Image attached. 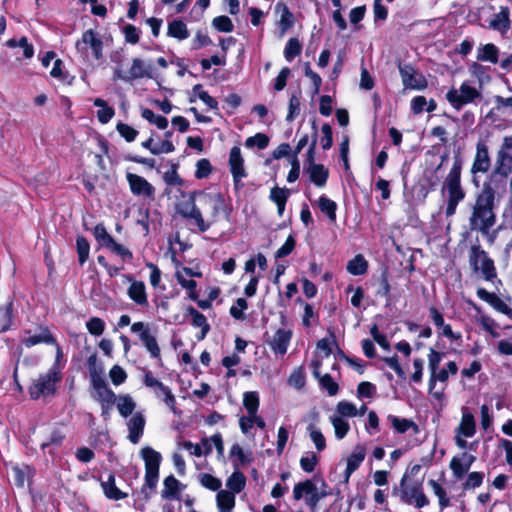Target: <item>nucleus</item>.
<instances>
[{
	"label": "nucleus",
	"instance_id": "f257e3e1",
	"mask_svg": "<svg viewBox=\"0 0 512 512\" xmlns=\"http://www.w3.org/2000/svg\"><path fill=\"white\" fill-rule=\"evenodd\" d=\"M494 209L495 191L490 185H484L472 206L469 217L470 230L486 233L487 229H491L496 222Z\"/></svg>",
	"mask_w": 512,
	"mask_h": 512
},
{
	"label": "nucleus",
	"instance_id": "f03ea898",
	"mask_svg": "<svg viewBox=\"0 0 512 512\" xmlns=\"http://www.w3.org/2000/svg\"><path fill=\"white\" fill-rule=\"evenodd\" d=\"M200 203L207 214L208 229L219 220L220 215L229 216L224 196L219 192L199 193Z\"/></svg>",
	"mask_w": 512,
	"mask_h": 512
},
{
	"label": "nucleus",
	"instance_id": "7ed1b4c3",
	"mask_svg": "<svg viewBox=\"0 0 512 512\" xmlns=\"http://www.w3.org/2000/svg\"><path fill=\"white\" fill-rule=\"evenodd\" d=\"M394 493H397L400 500L406 504H415L417 508H422L429 504V500L423 492L422 485L420 482L412 481L405 474L401 481L399 489H394Z\"/></svg>",
	"mask_w": 512,
	"mask_h": 512
},
{
	"label": "nucleus",
	"instance_id": "20e7f679",
	"mask_svg": "<svg viewBox=\"0 0 512 512\" xmlns=\"http://www.w3.org/2000/svg\"><path fill=\"white\" fill-rule=\"evenodd\" d=\"M461 164L454 162L447 178L446 187L448 190V203L446 215L448 217L455 214L457 205L464 199L465 193L460 185Z\"/></svg>",
	"mask_w": 512,
	"mask_h": 512
},
{
	"label": "nucleus",
	"instance_id": "39448f33",
	"mask_svg": "<svg viewBox=\"0 0 512 512\" xmlns=\"http://www.w3.org/2000/svg\"><path fill=\"white\" fill-rule=\"evenodd\" d=\"M60 379V374L55 369H50L45 374L39 375L33 380L29 387L30 397L34 400H38L54 396L56 392V384Z\"/></svg>",
	"mask_w": 512,
	"mask_h": 512
},
{
	"label": "nucleus",
	"instance_id": "423d86ee",
	"mask_svg": "<svg viewBox=\"0 0 512 512\" xmlns=\"http://www.w3.org/2000/svg\"><path fill=\"white\" fill-rule=\"evenodd\" d=\"M141 456L145 463V486L153 489L156 487L159 478L161 454L153 448L146 446L141 449Z\"/></svg>",
	"mask_w": 512,
	"mask_h": 512
},
{
	"label": "nucleus",
	"instance_id": "0eeeda50",
	"mask_svg": "<svg viewBox=\"0 0 512 512\" xmlns=\"http://www.w3.org/2000/svg\"><path fill=\"white\" fill-rule=\"evenodd\" d=\"M481 97L480 91L467 82H463L459 89L451 88L446 94L448 102L456 110H460L467 104L474 103L475 100L481 99Z\"/></svg>",
	"mask_w": 512,
	"mask_h": 512
},
{
	"label": "nucleus",
	"instance_id": "6e6552de",
	"mask_svg": "<svg viewBox=\"0 0 512 512\" xmlns=\"http://www.w3.org/2000/svg\"><path fill=\"white\" fill-rule=\"evenodd\" d=\"M152 71L153 66L151 64L145 63L142 59L134 58L132 60L131 67L126 72L123 71L119 64H117L114 68L113 79L131 82L135 79L152 78Z\"/></svg>",
	"mask_w": 512,
	"mask_h": 512
},
{
	"label": "nucleus",
	"instance_id": "1a4fd4ad",
	"mask_svg": "<svg viewBox=\"0 0 512 512\" xmlns=\"http://www.w3.org/2000/svg\"><path fill=\"white\" fill-rule=\"evenodd\" d=\"M469 262L474 271H480L483 277L490 281L496 277L493 261L480 246H472L469 255Z\"/></svg>",
	"mask_w": 512,
	"mask_h": 512
},
{
	"label": "nucleus",
	"instance_id": "9d476101",
	"mask_svg": "<svg viewBox=\"0 0 512 512\" xmlns=\"http://www.w3.org/2000/svg\"><path fill=\"white\" fill-rule=\"evenodd\" d=\"M306 495L305 502L312 509L315 510L321 499L327 496L325 491H319L316 485L311 480L299 482L294 486L293 497L295 500H300Z\"/></svg>",
	"mask_w": 512,
	"mask_h": 512
},
{
	"label": "nucleus",
	"instance_id": "9b49d317",
	"mask_svg": "<svg viewBox=\"0 0 512 512\" xmlns=\"http://www.w3.org/2000/svg\"><path fill=\"white\" fill-rule=\"evenodd\" d=\"M176 210L182 217L193 219L201 232L208 230V223H205L200 209L196 207L194 194H190L187 199L180 201Z\"/></svg>",
	"mask_w": 512,
	"mask_h": 512
},
{
	"label": "nucleus",
	"instance_id": "f8f14e48",
	"mask_svg": "<svg viewBox=\"0 0 512 512\" xmlns=\"http://www.w3.org/2000/svg\"><path fill=\"white\" fill-rule=\"evenodd\" d=\"M93 391L91 396L94 400H96L100 405L101 404H115L117 396L116 394L109 388L106 380L102 375L93 374L92 382H91Z\"/></svg>",
	"mask_w": 512,
	"mask_h": 512
},
{
	"label": "nucleus",
	"instance_id": "ddd939ff",
	"mask_svg": "<svg viewBox=\"0 0 512 512\" xmlns=\"http://www.w3.org/2000/svg\"><path fill=\"white\" fill-rule=\"evenodd\" d=\"M399 72L404 88L423 90L427 87L426 78L411 65H399Z\"/></svg>",
	"mask_w": 512,
	"mask_h": 512
},
{
	"label": "nucleus",
	"instance_id": "4468645a",
	"mask_svg": "<svg viewBox=\"0 0 512 512\" xmlns=\"http://www.w3.org/2000/svg\"><path fill=\"white\" fill-rule=\"evenodd\" d=\"M21 342L27 348H31L41 343L56 344L55 338L51 334L50 330L44 326L37 327L34 332L31 330H25Z\"/></svg>",
	"mask_w": 512,
	"mask_h": 512
},
{
	"label": "nucleus",
	"instance_id": "2eb2a0df",
	"mask_svg": "<svg viewBox=\"0 0 512 512\" xmlns=\"http://www.w3.org/2000/svg\"><path fill=\"white\" fill-rule=\"evenodd\" d=\"M85 46H89L92 49L93 55L97 60L102 58V40L92 29L85 31L82 34L81 41L76 43V49L78 52L85 53Z\"/></svg>",
	"mask_w": 512,
	"mask_h": 512
},
{
	"label": "nucleus",
	"instance_id": "dca6fc26",
	"mask_svg": "<svg viewBox=\"0 0 512 512\" xmlns=\"http://www.w3.org/2000/svg\"><path fill=\"white\" fill-rule=\"evenodd\" d=\"M125 278L130 282L127 290L128 297L138 306L147 307L149 302L144 282L135 280L130 275H126Z\"/></svg>",
	"mask_w": 512,
	"mask_h": 512
},
{
	"label": "nucleus",
	"instance_id": "f3484780",
	"mask_svg": "<svg viewBox=\"0 0 512 512\" xmlns=\"http://www.w3.org/2000/svg\"><path fill=\"white\" fill-rule=\"evenodd\" d=\"M475 460L474 455L466 452L462 453L460 456H454L449 465L454 477L459 480L462 479Z\"/></svg>",
	"mask_w": 512,
	"mask_h": 512
},
{
	"label": "nucleus",
	"instance_id": "a211bd4d",
	"mask_svg": "<svg viewBox=\"0 0 512 512\" xmlns=\"http://www.w3.org/2000/svg\"><path fill=\"white\" fill-rule=\"evenodd\" d=\"M126 177L134 195L153 197L155 189L145 178L133 173H128Z\"/></svg>",
	"mask_w": 512,
	"mask_h": 512
},
{
	"label": "nucleus",
	"instance_id": "6ab92c4d",
	"mask_svg": "<svg viewBox=\"0 0 512 512\" xmlns=\"http://www.w3.org/2000/svg\"><path fill=\"white\" fill-rule=\"evenodd\" d=\"M490 168V157L488 147L483 141L477 143L476 155L471 168V172L475 175L477 173H486Z\"/></svg>",
	"mask_w": 512,
	"mask_h": 512
},
{
	"label": "nucleus",
	"instance_id": "aec40b11",
	"mask_svg": "<svg viewBox=\"0 0 512 512\" xmlns=\"http://www.w3.org/2000/svg\"><path fill=\"white\" fill-rule=\"evenodd\" d=\"M292 333L286 329H278L269 340V346L277 355H284L287 352Z\"/></svg>",
	"mask_w": 512,
	"mask_h": 512
},
{
	"label": "nucleus",
	"instance_id": "412c9836",
	"mask_svg": "<svg viewBox=\"0 0 512 512\" xmlns=\"http://www.w3.org/2000/svg\"><path fill=\"white\" fill-rule=\"evenodd\" d=\"M366 456V448L362 445H357L350 456L347 458V465L344 472V482H348L350 476L358 469L360 464L364 461Z\"/></svg>",
	"mask_w": 512,
	"mask_h": 512
},
{
	"label": "nucleus",
	"instance_id": "4be33fe9",
	"mask_svg": "<svg viewBox=\"0 0 512 512\" xmlns=\"http://www.w3.org/2000/svg\"><path fill=\"white\" fill-rule=\"evenodd\" d=\"M229 165L235 182L240 181L242 178L246 176L244 169V160L241 155V150L237 146H234L230 151Z\"/></svg>",
	"mask_w": 512,
	"mask_h": 512
},
{
	"label": "nucleus",
	"instance_id": "5701e85b",
	"mask_svg": "<svg viewBox=\"0 0 512 512\" xmlns=\"http://www.w3.org/2000/svg\"><path fill=\"white\" fill-rule=\"evenodd\" d=\"M510 11L507 7H501L489 22V27L505 35L510 29Z\"/></svg>",
	"mask_w": 512,
	"mask_h": 512
},
{
	"label": "nucleus",
	"instance_id": "b1692460",
	"mask_svg": "<svg viewBox=\"0 0 512 512\" xmlns=\"http://www.w3.org/2000/svg\"><path fill=\"white\" fill-rule=\"evenodd\" d=\"M129 435L128 439L137 444L143 435L145 427V419L141 413L134 414L127 423Z\"/></svg>",
	"mask_w": 512,
	"mask_h": 512
},
{
	"label": "nucleus",
	"instance_id": "393cba45",
	"mask_svg": "<svg viewBox=\"0 0 512 512\" xmlns=\"http://www.w3.org/2000/svg\"><path fill=\"white\" fill-rule=\"evenodd\" d=\"M310 180L318 187L325 186L329 171L322 164H313L306 167Z\"/></svg>",
	"mask_w": 512,
	"mask_h": 512
},
{
	"label": "nucleus",
	"instance_id": "a878e982",
	"mask_svg": "<svg viewBox=\"0 0 512 512\" xmlns=\"http://www.w3.org/2000/svg\"><path fill=\"white\" fill-rule=\"evenodd\" d=\"M476 432L474 416L467 411H463L461 422L456 429V434L464 437H472Z\"/></svg>",
	"mask_w": 512,
	"mask_h": 512
},
{
	"label": "nucleus",
	"instance_id": "bb28decb",
	"mask_svg": "<svg viewBox=\"0 0 512 512\" xmlns=\"http://www.w3.org/2000/svg\"><path fill=\"white\" fill-rule=\"evenodd\" d=\"M216 501L220 512H232L235 506V494L227 490H219Z\"/></svg>",
	"mask_w": 512,
	"mask_h": 512
},
{
	"label": "nucleus",
	"instance_id": "cd10ccee",
	"mask_svg": "<svg viewBox=\"0 0 512 512\" xmlns=\"http://www.w3.org/2000/svg\"><path fill=\"white\" fill-rule=\"evenodd\" d=\"M387 420L391 423L392 427L395 431L398 433H405L409 429H413L415 432L418 431L417 424L409 419L406 418H399L394 415H388Z\"/></svg>",
	"mask_w": 512,
	"mask_h": 512
},
{
	"label": "nucleus",
	"instance_id": "c85d7f7f",
	"mask_svg": "<svg viewBox=\"0 0 512 512\" xmlns=\"http://www.w3.org/2000/svg\"><path fill=\"white\" fill-rule=\"evenodd\" d=\"M101 486L103 488L104 494L109 499L113 500H120L127 496L126 493H123L121 490H119L115 485V478L113 475H109L108 479L106 481H103L101 483Z\"/></svg>",
	"mask_w": 512,
	"mask_h": 512
},
{
	"label": "nucleus",
	"instance_id": "c756f323",
	"mask_svg": "<svg viewBox=\"0 0 512 512\" xmlns=\"http://www.w3.org/2000/svg\"><path fill=\"white\" fill-rule=\"evenodd\" d=\"M11 476L15 485L23 487L31 478L32 469L29 466H13L11 468Z\"/></svg>",
	"mask_w": 512,
	"mask_h": 512
},
{
	"label": "nucleus",
	"instance_id": "7c9ffc66",
	"mask_svg": "<svg viewBox=\"0 0 512 512\" xmlns=\"http://www.w3.org/2000/svg\"><path fill=\"white\" fill-rule=\"evenodd\" d=\"M187 312L192 317V324L195 327H200L201 328V335L199 336V339L200 340L204 339L206 334L208 333V331L210 329V326L207 323L206 317L202 313H200L198 310L193 308V307H188L187 308Z\"/></svg>",
	"mask_w": 512,
	"mask_h": 512
},
{
	"label": "nucleus",
	"instance_id": "2f4dec72",
	"mask_svg": "<svg viewBox=\"0 0 512 512\" xmlns=\"http://www.w3.org/2000/svg\"><path fill=\"white\" fill-rule=\"evenodd\" d=\"M457 365L455 362L450 361L447 364V368L440 370L439 372H435L434 375L430 376L429 380V390L432 392V390L435 387L436 381L445 382L448 379L449 373L456 374L457 373Z\"/></svg>",
	"mask_w": 512,
	"mask_h": 512
},
{
	"label": "nucleus",
	"instance_id": "473e14b6",
	"mask_svg": "<svg viewBox=\"0 0 512 512\" xmlns=\"http://www.w3.org/2000/svg\"><path fill=\"white\" fill-rule=\"evenodd\" d=\"M329 419L334 428L335 437L338 440L343 439L350 430L348 421L336 414L331 415Z\"/></svg>",
	"mask_w": 512,
	"mask_h": 512
},
{
	"label": "nucleus",
	"instance_id": "72a5a7b5",
	"mask_svg": "<svg viewBox=\"0 0 512 512\" xmlns=\"http://www.w3.org/2000/svg\"><path fill=\"white\" fill-rule=\"evenodd\" d=\"M164 488L161 492L162 498L174 499L177 498L180 488V482L173 476L170 475L164 480Z\"/></svg>",
	"mask_w": 512,
	"mask_h": 512
},
{
	"label": "nucleus",
	"instance_id": "f704fd0d",
	"mask_svg": "<svg viewBox=\"0 0 512 512\" xmlns=\"http://www.w3.org/2000/svg\"><path fill=\"white\" fill-rule=\"evenodd\" d=\"M289 192L286 188L274 187L270 192V199L276 203L278 209V215L282 216L286 201L288 199Z\"/></svg>",
	"mask_w": 512,
	"mask_h": 512
},
{
	"label": "nucleus",
	"instance_id": "c9c22d12",
	"mask_svg": "<svg viewBox=\"0 0 512 512\" xmlns=\"http://www.w3.org/2000/svg\"><path fill=\"white\" fill-rule=\"evenodd\" d=\"M94 105L100 108L97 111V118L100 123L106 124L113 118L115 111L112 107L107 105L105 100L96 98L94 100Z\"/></svg>",
	"mask_w": 512,
	"mask_h": 512
},
{
	"label": "nucleus",
	"instance_id": "e433bc0d",
	"mask_svg": "<svg viewBox=\"0 0 512 512\" xmlns=\"http://www.w3.org/2000/svg\"><path fill=\"white\" fill-rule=\"evenodd\" d=\"M115 404L117 405L120 415L125 418L131 415L136 407V403L129 395L117 396Z\"/></svg>",
	"mask_w": 512,
	"mask_h": 512
},
{
	"label": "nucleus",
	"instance_id": "4c0bfd02",
	"mask_svg": "<svg viewBox=\"0 0 512 512\" xmlns=\"http://www.w3.org/2000/svg\"><path fill=\"white\" fill-rule=\"evenodd\" d=\"M346 268L352 275H363L367 271L368 263L361 254H358L347 263Z\"/></svg>",
	"mask_w": 512,
	"mask_h": 512
},
{
	"label": "nucleus",
	"instance_id": "58836bf2",
	"mask_svg": "<svg viewBox=\"0 0 512 512\" xmlns=\"http://www.w3.org/2000/svg\"><path fill=\"white\" fill-rule=\"evenodd\" d=\"M168 35L179 40H184L189 37V31L183 21L174 20L168 25Z\"/></svg>",
	"mask_w": 512,
	"mask_h": 512
},
{
	"label": "nucleus",
	"instance_id": "ea45409f",
	"mask_svg": "<svg viewBox=\"0 0 512 512\" xmlns=\"http://www.w3.org/2000/svg\"><path fill=\"white\" fill-rule=\"evenodd\" d=\"M245 483L246 478L244 474L240 471H234L228 478L226 485L230 489L229 492L235 494L240 493L244 489Z\"/></svg>",
	"mask_w": 512,
	"mask_h": 512
},
{
	"label": "nucleus",
	"instance_id": "a19ab883",
	"mask_svg": "<svg viewBox=\"0 0 512 512\" xmlns=\"http://www.w3.org/2000/svg\"><path fill=\"white\" fill-rule=\"evenodd\" d=\"M498 48L494 44H486L479 49L477 59L480 61L498 62Z\"/></svg>",
	"mask_w": 512,
	"mask_h": 512
},
{
	"label": "nucleus",
	"instance_id": "79ce46f5",
	"mask_svg": "<svg viewBox=\"0 0 512 512\" xmlns=\"http://www.w3.org/2000/svg\"><path fill=\"white\" fill-rule=\"evenodd\" d=\"M243 406L249 415H254L259 408V395L255 391L245 392L243 395Z\"/></svg>",
	"mask_w": 512,
	"mask_h": 512
},
{
	"label": "nucleus",
	"instance_id": "37998d69",
	"mask_svg": "<svg viewBox=\"0 0 512 512\" xmlns=\"http://www.w3.org/2000/svg\"><path fill=\"white\" fill-rule=\"evenodd\" d=\"M13 321V304L8 302L4 307L0 308V327L1 331H6L10 328Z\"/></svg>",
	"mask_w": 512,
	"mask_h": 512
},
{
	"label": "nucleus",
	"instance_id": "c03bdc74",
	"mask_svg": "<svg viewBox=\"0 0 512 512\" xmlns=\"http://www.w3.org/2000/svg\"><path fill=\"white\" fill-rule=\"evenodd\" d=\"M318 204L320 210L328 216L330 221L334 222L336 220V203L326 196H321L319 198Z\"/></svg>",
	"mask_w": 512,
	"mask_h": 512
},
{
	"label": "nucleus",
	"instance_id": "a18cd8bd",
	"mask_svg": "<svg viewBox=\"0 0 512 512\" xmlns=\"http://www.w3.org/2000/svg\"><path fill=\"white\" fill-rule=\"evenodd\" d=\"M307 430L317 451H323L326 448V440L322 432L314 424H310Z\"/></svg>",
	"mask_w": 512,
	"mask_h": 512
},
{
	"label": "nucleus",
	"instance_id": "49530a36",
	"mask_svg": "<svg viewBox=\"0 0 512 512\" xmlns=\"http://www.w3.org/2000/svg\"><path fill=\"white\" fill-rule=\"evenodd\" d=\"M336 415H339L342 418L345 417H355L358 415V409L356 406L348 401H340L336 405Z\"/></svg>",
	"mask_w": 512,
	"mask_h": 512
},
{
	"label": "nucleus",
	"instance_id": "de8ad7c7",
	"mask_svg": "<svg viewBox=\"0 0 512 512\" xmlns=\"http://www.w3.org/2000/svg\"><path fill=\"white\" fill-rule=\"evenodd\" d=\"M142 117L150 123L156 125L159 129H166L168 126V120L165 117L156 115L152 110L148 108L142 110Z\"/></svg>",
	"mask_w": 512,
	"mask_h": 512
},
{
	"label": "nucleus",
	"instance_id": "09e8293b",
	"mask_svg": "<svg viewBox=\"0 0 512 512\" xmlns=\"http://www.w3.org/2000/svg\"><path fill=\"white\" fill-rule=\"evenodd\" d=\"M76 248L79 263L80 265H83L87 261L90 252V245L87 239L83 236H78L76 239Z\"/></svg>",
	"mask_w": 512,
	"mask_h": 512
},
{
	"label": "nucleus",
	"instance_id": "8fccbe9b",
	"mask_svg": "<svg viewBox=\"0 0 512 512\" xmlns=\"http://www.w3.org/2000/svg\"><path fill=\"white\" fill-rule=\"evenodd\" d=\"M302 46L297 38H290L284 49V56L287 61H292L301 53Z\"/></svg>",
	"mask_w": 512,
	"mask_h": 512
},
{
	"label": "nucleus",
	"instance_id": "3c124183",
	"mask_svg": "<svg viewBox=\"0 0 512 512\" xmlns=\"http://www.w3.org/2000/svg\"><path fill=\"white\" fill-rule=\"evenodd\" d=\"M269 138L263 133H257L254 136L248 137L245 141V146L248 148L258 147L259 149H265L268 146Z\"/></svg>",
	"mask_w": 512,
	"mask_h": 512
},
{
	"label": "nucleus",
	"instance_id": "603ef678",
	"mask_svg": "<svg viewBox=\"0 0 512 512\" xmlns=\"http://www.w3.org/2000/svg\"><path fill=\"white\" fill-rule=\"evenodd\" d=\"M212 25L216 30L225 33L232 32L234 29V25L231 19L227 16H218L214 18L212 21Z\"/></svg>",
	"mask_w": 512,
	"mask_h": 512
},
{
	"label": "nucleus",
	"instance_id": "864d4df0",
	"mask_svg": "<svg viewBox=\"0 0 512 512\" xmlns=\"http://www.w3.org/2000/svg\"><path fill=\"white\" fill-rule=\"evenodd\" d=\"M141 341L143 342L146 349L149 351L152 357L157 358L160 355V349L158 346V343L156 341V338L149 334L142 335Z\"/></svg>",
	"mask_w": 512,
	"mask_h": 512
},
{
	"label": "nucleus",
	"instance_id": "5fc2aeb1",
	"mask_svg": "<svg viewBox=\"0 0 512 512\" xmlns=\"http://www.w3.org/2000/svg\"><path fill=\"white\" fill-rule=\"evenodd\" d=\"M93 234L100 245L104 247H107L113 240L112 236L107 232L103 224L96 225Z\"/></svg>",
	"mask_w": 512,
	"mask_h": 512
},
{
	"label": "nucleus",
	"instance_id": "6e6d98bb",
	"mask_svg": "<svg viewBox=\"0 0 512 512\" xmlns=\"http://www.w3.org/2000/svg\"><path fill=\"white\" fill-rule=\"evenodd\" d=\"M193 91L197 93V96L202 100L210 109L217 110L218 102L210 96L206 91L202 90V85L197 84L193 87Z\"/></svg>",
	"mask_w": 512,
	"mask_h": 512
},
{
	"label": "nucleus",
	"instance_id": "4d7b16f0",
	"mask_svg": "<svg viewBox=\"0 0 512 512\" xmlns=\"http://www.w3.org/2000/svg\"><path fill=\"white\" fill-rule=\"evenodd\" d=\"M106 248L120 256L124 261H130L133 258L132 252L123 245L115 242L114 239Z\"/></svg>",
	"mask_w": 512,
	"mask_h": 512
},
{
	"label": "nucleus",
	"instance_id": "13d9d810",
	"mask_svg": "<svg viewBox=\"0 0 512 512\" xmlns=\"http://www.w3.org/2000/svg\"><path fill=\"white\" fill-rule=\"evenodd\" d=\"M159 391L156 392L157 396L158 397H162L163 396V401L165 402V404L174 412L176 413V407H175V397L174 395L172 394L171 390L165 386L164 384H162L159 389Z\"/></svg>",
	"mask_w": 512,
	"mask_h": 512
},
{
	"label": "nucleus",
	"instance_id": "bf43d9fd",
	"mask_svg": "<svg viewBox=\"0 0 512 512\" xmlns=\"http://www.w3.org/2000/svg\"><path fill=\"white\" fill-rule=\"evenodd\" d=\"M429 484L432 487L435 495L439 498L440 507L442 509L448 507L450 500L446 496V491L433 479L429 481Z\"/></svg>",
	"mask_w": 512,
	"mask_h": 512
},
{
	"label": "nucleus",
	"instance_id": "052dcab7",
	"mask_svg": "<svg viewBox=\"0 0 512 512\" xmlns=\"http://www.w3.org/2000/svg\"><path fill=\"white\" fill-rule=\"evenodd\" d=\"M320 385L330 396H334L339 391L338 384L333 380L330 374H325L320 378Z\"/></svg>",
	"mask_w": 512,
	"mask_h": 512
},
{
	"label": "nucleus",
	"instance_id": "680f3d73",
	"mask_svg": "<svg viewBox=\"0 0 512 512\" xmlns=\"http://www.w3.org/2000/svg\"><path fill=\"white\" fill-rule=\"evenodd\" d=\"M200 483L207 489L218 491L221 487V481L211 474L204 473L200 475Z\"/></svg>",
	"mask_w": 512,
	"mask_h": 512
},
{
	"label": "nucleus",
	"instance_id": "e2e57ef3",
	"mask_svg": "<svg viewBox=\"0 0 512 512\" xmlns=\"http://www.w3.org/2000/svg\"><path fill=\"white\" fill-rule=\"evenodd\" d=\"M86 327L92 335L99 336L104 332L105 323L101 318L93 317L86 323Z\"/></svg>",
	"mask_w": 512,
	"mask_h": 512
},
{
	"label": "nucleus",
	"instance_id": "0e129e2a",
	"mask_svg": "<svg viewBox=\"0 0 512 512\" xmlns=\"http://www.w3.org/2000/svg\"><path fill=\"white\" fill-rule=\"evenodd\" d=\"M318 462V458L314 452L307 453L306 456H303L300 459V466L305 472H312L315 469V466Z\"/></svg>",
	"mask_w": 512,
	"mask_h": 512
},
{
	"label": "nucleus",
	"instance_id": "69168bd1",
	"mask_svg": "<svg viewBox=\"0 0 512 512\" xmlns=\"http://www.w3.org/2000/svg\"><path fill=\"white\" fill-rule=\"evenodd\" d=\"M495 109L502 113H509L512 110V96L511 97H502V96H495Z\"/></svg>",
	"mask_w": 512,
	"mask_h": 512
},
{
	"label": "nucleus",
	"instance_id": "338daca9",
	"mask_svg": "<svg viewBox=\"0 0 512 512\" xmlns=\"http://www.w3.org/2000/svg\"><path fill=\"white\" fill-rule=\"evenodd\" d=\"M484 474L482 472H471L463 485L464 489H472L482 485Z\"/></svg>",
	"mask_w": 512,
	"mask_h": 512
},
{
	"label": "nucleus",
	"instance_id": "774afa93",
	"mask_svg": "<svg viewBox=\"0 0 512 512\" xmlns=\"http://www.w3.org/2000/svg\"><path fill=\"white\" fill-rule=\"evenodd\" d=\"M376 392V387L371 382H361L357 388V396L359 398H371Z\"/></svg>",
	"mask_w": 512,
	"mask_h": 512
}]
</instances>
